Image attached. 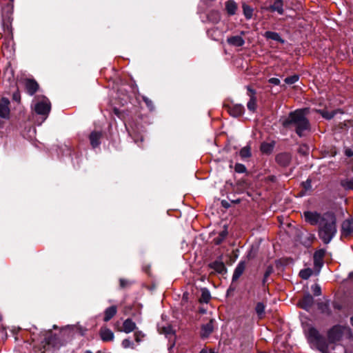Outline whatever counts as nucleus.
<instances>
[{
  "label": "nucleus",
  "mask_w": 353,
  "mask_h": 353,
  "mask_svg": "<svg viewBox=\"0 0 353 353\" xmlns=\"http://www.w3.org/2000/svg\"><path fill=\"white\" fill-rule=\"evenodd\" d=\"M225 10L230 15H234L237 10V4L233 0L225 2Z\"/></svg>",
  "instance_id": "nucleus-24"
},
{
  "label": "nucleus",
  "mask_w": 353,
  "mask_h": 353,
  "mask_svg": "<svg viewBox=\"0 0 353 353\" xmlns=\"http://www.w3.org/2000/svg\"><path fill=\"white\" fill-rule=\"evenodd\" d=\"M345 332L350 334V330L348 327L336 325L334 326L328 333V339L331 343L339 341Z\"/></svg>",
  "instance_id": "nucleus-5"
},
{
  "label": "nucleus",
  "mask_w": 353,
  "mask_h": 353,
  "mask_svg": "<svg viewBox=\"0 0 353 353\" xmlns=\"http://www.w3.org/2000/svg\"><path fill=\"white\" fill-rule=\"evenodd\" d=\"M268 82L270 83H272V84H274V85H279L280 83V80L278 79V78H270L269 80H268Z\"/></svg>",
  "instance_id": "nucleus-46"
},
{
  "label": "nucleus",
  "mask_w": 353,
  "mask_h": 353,
  "mask_svg": "<svg viewBox=\"0 0 353 353\" xmlns=\"http://www.w3.org/2000/svg\"><path fill=\"white\" fill-rule=\"evenodd\" d=\"M143 100L144 101V102L145 103L146 105L148 106V108L150 110H152L154 109V105H153L152 101L151 100H150L146 97H143Z\"/></svg>",
  "instance_id": "nucleus-42"
},
{
  "label": "nucleus",
  "mask_w": 353,
  "mask_h": 353,
  "mask_svg": "<svg viewBox=\"0 0 353 353\" xmlns=\"http://www.w3.org/2000/svg\"><path fill=\"white\" fill-rule=\"evenodd\" d=\"M200 291L201 292L200 303L204 302L208 303L212 298L210 291L205 288H201Z\"/></svg>",
  "instance_id": "nucleus-26"
},
{
  "label": "nucleus",
  "mask_w": 353,
  "mask_h": 353,
  "mask_svg": "<svg viewBox=\"0 0 353 353\" xmlns=\"http://www.w3.org/2000/svg\"><path fill=\"white\" fill-rule=\"evenodd\" d=\"M299 80V76L293 75L285 79V82L287 84L291 85L296 83Z\"/></svg>",
  "instance_id": "nucleus-39"
},
{
  "label": "nucleus",
  "mask_w": 353,
  "mask_h": 353,
  "mask_svg": "<svg viewBox=\"0 0 353 353\" xmlns=\"http://www.w3.org/2000/svg\"><path fill=\"white\" fill-rule=\"evenodd\" d=\"M229 45L234 47H241L244 45V39L239 35L230 37L227 39Z\"/></svg>",
  "instance_id": "nucleus-20"
},
{
  "label": "nucleus",
  "mask_w": 353,
  "mask_h": 353,
  "mask_svg": "<svg viewBox=\"0 0 353 353\" xmlns=\"http://www.w3.org/2000/svg\"><path fill=\"white\" fill-rule=\"evenodd\" d=\"M117 307L113 305L108 307L104 312V321H109L117 313Z\"/></svg>",
  "instance_id": "nucleus-22"
},
{
  "label": "nucleus",
  "mask_w": 353,
  "mask_h": 353,
  "mask_svg": "<svg viewBox=\"0 0 353 353\" xmlns=\"http://www.w3.org/2000/svg\"><path fill=\"white\" fill-rule=\"evenodd\" d=\"M199 312H200V314L201 313H204L205 310L200 308Z\"/></svg>",
  "instance_id": "nucleus-57"
},
{
  "label": "nucleus",
  "mask_w": 353,
  "mask_h": 353,
  "mask_svg": "<svg viewBox=\"0 0 353 353\" xmlns=\"http://www.w3.org/2000/svg\"><path fill=\"white\" fill-rule=\"evenodd\" d=\"M256 312L259 316H261L265 312V306L262 303H258L256 306Z\"/></svg>",
  "instance_id": "nucleus-37"
},
{
  "label": "nucleus",
  "mask_w": 353,
  "mask_h": 353,
  "mask_svg": "<svg viewBox=\"0 0 353 353\" xmlns=\"http://www.w3.org/2000/svg\"><path fill=\"white\" fill-rule=\"evenodd\" d=\"M10 101L6 97H2L0 99V117L3 119H8L10 117Z\"/></svg>",
  "instance_id": "nucleus-7"
},
{
  "label": "nucleus",
  "mask_w": 353,
  "mask_h": 353,
  "mask_svg": "<svg viewBox=\"0 0 353 353\" xmlns=\"http://www.w3.org/2000/svg\"><path fill=\"white\" fill-rule=\"evenodd\" d=\"M98 353H101L100 352H99Z\"/></svg>",
  "instance_id": "nucleus-59"
},
{
  "label": "nucleus",
  "mask_w": 353,
  "mask_h": 353,
  "mask_svg": "<svg viewBox=\"0 0 353 353\" xmlns=\"http://www.w3.org/2000/svg\"><path fill=\"white\" fill-rule=\"evenodd\" d=\"M298 152L299 154L306 156L309 153V148L306 145H300Z\"/></svg>",
  "instance_id": "nucleus-40"
},
{
  "label": "nucleus",
  "mask_w": 353,
  "mask_h": 353,
  "mask_svg": "<svg viewBox=\"0 0 353 353\" xmlns=\"http://www.w3.org/2000/svg\"><path fill=\"white\" fill-rule=\"evenodd\" d=\"M159 332L161 334H163L168 339L170 344L169 345L168 349L170 350L174 346L175 334L172 327L170 325L168 326H159Z\"/></svg>",
  "instance_id": "nucleus-6"
},
{
  "label": "nucleus",
  "mask_w": 353,
  "mask_h": 353,
  "mask_svg": "<svg viewBox=\"0 0 353 353\" xmlns=\"http://www.w3.org/2000/svg\"><path fill=\"white\" fill-rule=\"evenodd\" d=\"M350 279L353 281V273H351V274H350Z\"/></svg>",
  "instance_id": "nucleus-56"
},
{
  "label": "nucleus",
  "mask_w": 353,
  "mask_h": 353,
  "mask_svg": "<svg viewBox=\"0 0 353 353\" xmlns=\"http://www.w3.org/2000/svg\"><path fill=\"white\" fill-rule=\"evenodd\" d=\"M351 325L353 326V316L350 318Z\"/></svg>",
  "instance_id": "nucleus-55"
},
{
  "label": "nucleus",
  "mask_w": 353,
  "mask_h": 353,
  "mask_svg": "<svg viewBox=\"0 0 353 353\" xmlns=\"http://www.w3.org/2000/svg\"><path fill=\"white\" fill-rule=\"evenodd\" d=\"M85 353H92L90 351H86Z\"/></svg>",
  "instance_id": "nucleus-58"
},
{
  "label": "nucleus",
  "mask_w": 353,
  "mask_h": 353,
  "mask_svg": "<svg viewBox=\"0 0 353 353\" xmlns=\"http://www.w3.org/2000/svg\"><path fill=\"white\" fill-rule=\"evenodd\" d=\"M312 181L310 179H307L305 181L303 182L302 185L303 188L305 190H310L312 189Z\"/></svg>",
  "instance_id": "nucleus-43"
},
{
  "label": "nucleus",
  "mask_w": 353,
  "mask_h": 353,
  "mask_svg": "<svg viewBox=\"0 0 353 353\" xmlns=\"http://www.w3.org/2000/svg\"><path fill=\"white\" fill-rule=\"evenodd\" d=\"M126 285H127V281L125 280H124V279H121L120 280V285H121V287L124 288V287L126 286Z\"/></svg>",
  "instance_id": "nucleus-51"
},
{
  "label": "nucleus",
  "mask_w": 353,
  "mask_h": 353,
  "mask_svg": "<svg viewBox=\"0 0 353 353\" xmlns=\"http://www.w3.org/2000/svg\"><path fill=\"white\" fill-rule=\"evenodd\" d=\"M318 307L322 313L330 314L331 313L328 302H322L318 304Z\"/></svg>",
  "instance_id": "nucleus-32"
},
{
  "label": "nucleus",
  "mask_w": 353,
  "mask_h": 353,
  "mask_svg": "<svg viewBox=\"0 0 353 353\" xmlns=\"http://www.w3.org/2000/svg\"><path fill=\"white\" fill-rule=\"evenodd\" d=\"M314 303V299L312 295L307 294L299 302V305L306 310H309Z\"/></svg>",
  "instance_id": "nucleus-15"
},
{
  "label": "nucleus",
  "mask_w": 353,
  "mask_h": 353,
  "mask_svg": "<svg viewBox=\"0 0 353 353\" xmlns=\"http://www.w3.org/2000/svg\"><path fill=\"white\" fill-rule=\"evenodd\" d=\"M132 345V343L131 341H130L129 339H124L123 341H122V345L124 348H128V347H131Z\"/></svg>",
  "instance_id": "nucleus-45"
},
{
  "label": "nucleus",
  "mask_w": 353,
  "mask_h": 353,
  "mask_svg": "<svg viewBox=\"0 0 353 353\" xmlns=\"http://www.w3.org/2000/svg\"><path fill=\"white\" fill-rule=\"evenodd\" d=\"M228 112L234 117H239L242 115L244 112V108L241 104H234V105H228L225 106Z\"/></svg>",
  "instance_id": "nucleus-12"
},
{
  "label": "nucleus",
  "mask_w": 353,
  "mask_h": 353,
  "mask_svg": "<svg viewBox=\"0 0 353 353\" xmlns=\"http://www.w3.org/2000/svg\"><path fill=\"white\" fill-rule=\"evenodd\" d=\"M283 3L281 0H274L272 5L267 8V10L270 12H277L279 14H282L283 13Z\"/></svg>",
  "instance_id": "nucleus-21"
},
{
  "label": "nucleus",
  "mask_w": 353,
  "mask_h": 353,
  "mask_svg": "<svg viewBox=\"0 0 353 353\" xmlns=\"http://www.w3.org/2000/svg\"><path fill=\"white\" fill-rule=\"evenodd\" d=\"M26 89L30 95H33L38 90L39 85L34 80L27 79L25 83Z\"/></svg>",
  "instance_id": "nucleus-17"
},
{
  "label": "nucleus",
  "mask_w": 353,
  "mask_h": 353,
  "mask_svg": "<svg viewBox=\"0 0 353 353\" xmlns=\"http://www.w3.org/2000/svg\"><path fill=\"white\" fill-rule=\"evenodd\" d=\"M243 14L246 17V19H250L252 17L253 9L245 3L242 4Z\"/></svg>",
  "instance_id": "nucleus-29"
},
{
  "label": "nucleus",
  "mask_w": 353,
  "mask_h": 353,
  "mask_svg": "<svg viewBox=\"0 0 353 353\" xmlns=\"http://www.w3.org/2000/svg\"><path fill=\"white\" fill-rule=\"evenodd\" d=\"M303 216L305 221L312 225H316L317 223L319 225L322 219V215L316 212L307 211L303 213Z\"/></svg>",
  "instance_id": "nucleus-8"
},
{
  "label": "nucleus",
  "mask_w": 353,
  "mask_h": 353,
  "mask_svg": "<svg viewBox=\"0 0 353 353\" xmlns=\"http://www.w3.org/2000/svg\"><path fill=\"white\" fill-rule=\"evenodd\" d=\"M312 274V270L310 268L302 270L299 272L300 276L303 279H307Z\"/></svg>",
  "instance_id": "nucleus-34"
},
{
  "label": "nucleus",
  "mask_w": 353,
  "mask_h": 353,
  "mask_svg": "<svg viewBox=\"0 0 353 353\" xmlns=\"http://www.w3.org/2000/svg\"><path fill=\"white\" fill-rule=\"evenodd\" d=\"M318 349L323 353H328V345L325 340L322 337L316 341Z\"/></svg>",
  "instance_id": "nucleus-27"
},
{
  "label": "nucleus",
  "mask_w": 353,
  "mask_h": 353,
  "mask_svg": "<svg viewBox=\"0 0 353 353\" xmlns=\"http://www.w3.org/2000/svg\"><path fill=\"white\" fill-rule=\"evenodd\" d=\"M101 336L103 341H109L113 339L114 334L110 330L103 328L101 330Z\"/></svg>",
  "instance_id": "nucleus-25"
},
{
  "label": "nucleus",
  "mask_w": 353,
  "mask_h": 353,
  "mask_svg": "<svg viewBox=\"0 0 353 353\" xmlns=\"http://www.w3.org/2000/svg\"><path fill=\"white\" fill-rule=\"evenodd\" d=\"M273 267L272 265H269L267 267L265 272L264 274L263 283L265 284L267 282V279L268 276L273 272Z\"/></svg>",
  "instance_id": "nucleus-36"
},
{
  "label": "nucleus",
  "mask_w": 353,
  "mask_h": 353,
  "mask_svg": "<svg viewBox=\"0 0 353 353\" xmlns=\"http://www.w3.org/2000/svg\"><path fill=\"white\" fill-rule=\"evenodd\" d=\"M307 112V108L298 109L291 112L288 117L283 119V126L287 128H294L299 137L303 136L304 131L310 129L309 121L305 117Z\"/></svg>",
  "instance_id": "nucleus-1"
},
{
  "label": "nucleus",
  "mask_w": 353,
  "mask_h": 353,
  "mask_svg": "<svg viewBox=\"0 0 353 353\" xmlns=\"http://www.w3.org/2000/svg\"><path fill=\"white\" fill-rule=\"evenodd\" d=\"M200 353H215L212 349L203 348L200 351Z\"/></svg>",
  "instance_id": "nucleus-48"
},
{
  "label": "nucleus",
  "mask_w": 353,
  "mask_h": 353,
  "mask_svg": "<svg viewBox=\"0 0 353 353\" xmlns=\"http://www.w3.org/2000/svg\"><path fill=\"white\" fill-rule=\"evenodd\" d=\"M265 36L268 39L278 41L281 43L284 42V41L281 38L280 35L278 33L274 32L268 31L265 33Z\"/></svg>",
  "instance_id": "nucleus-30"
},
{
  "label": "nucleus",
  "mask_w": 353,
  "mask_h": 353,
  "mask_svg": "<svg viewBox=\"0 0 353 353\" xmlns=\"http://www.w3.org/2000/svg\"><path fill=\"white\" fill-rule=\"evenodd\" d=\"M213 319H210L208 321L203 324L200 329V337L207 338L214 330Z\"/></svg>",
  "instance_id": "nucleus-10"
},
{
  "label": "nucleus",
  "mask_w": 353,
  "mask_h": 353,
  "mask_svg": "<svg viewBox=\"0 0 353 353\" xmlns=\"http://www.w3.org/2000/svg\"><path fill=\"white\" fill-rule=\"evenodd\" d=\"M101 137H102V134L101 132L93 131L92 132L90 133L89 139H90V144L92 146V148H97L100 145V143H101L100 139H101Z\"/></svg>",
  "instance_id": "nucleus-18"
},
{
  "label": "nucleus",
  "mask_w": 353,
  "mask_h": 353,
  "mask_svg": "<svg viewBox=\"0 0 353 353\" xmlns=\"http://www.w3.org/2000/svg\"><path fill=\"white\" fill-rule=\"evenodd\" d=\"M346 183L347 188L353 190V180L347 181Z\"/></svg>",
  "instance_id": "nucleus-50"
},
{
  "label": "nucleus",
  "mask_w": 353,
  "mask_h": 353,
  "mask_svg": "<svg viewBox=\"0 0 353 353\" xmlns=\"http://www.w3.org/2000/svg\"><path fill=\"white\" fill-rule=\"evenodd\" d=\"M291 154L289 153H281L276 156V160L281 166H288L291 161Z\"/></svg>",
  "instance_id": "nucleus-16"
},
{
  "label": "nucleus",
  "mask_w": 353,
  "mask_h": 353,
  "mask_svg": "<svg viewBox=\"0 0 353 353\" xmlns=\"http://www.w3.org/2000/svg\"><path fill=\"white\" fill-rule=\"evenodd\" d=\"M50 109L51 104L47 97L44 96H38L35 98L34 101V110L37 114L41 116L42 121L41 123L47 119L50 112Z\"/></svg>",
  "instance_id": "nucleus-3"
},
{
  "label": "nucleus",
  "mask_w": 353,
  "mask_h": 353,
  "mask_svg": "<svg viewBox=\"0 0 353 353\" xmlns=\"http://www.w3.org/2000/svg\"><path fill=\"white\" fill-rule=\"evenodd\" d=\"M336 219L333 213L327 212L322 215L319 225V238L325 244L329 243L336 233Z\"/></svg>",
  "instance_id": "nucleus-2"
},
{
  "label": "nucleus",
  "mask_w": 353,
  "mask_h": 353,
  "mask_svg": "<svg viewBox=\"0 0 353 353\" xmlns=\"http://www.w3.org/2000/svg\"><path fill=\"white\" fill-rule=\"evenodd\" d=\"M246 268V263L245 261H241L234 270L232 281H236L243 274Z\"/></svg>",
  "instance_id": "nucleus-19"
},
{
  "label": "nucleus",
  "mask_w": 353,
  "mask_h": 353,
  "mask_svg": "<svg viewBox=\"0 0 353 353\" xmlns=\"http://www.w3.org/2000/svg\"><path fill=\"white\" fill-rule=\"evenodd\" d=\"M325 251L324 250H319L314 254V264L316 268V274H319L321 268L323 265V259L325 256Z\"/></svg>",
  "instance_id": "nucleus-11"
},
{
  "label": "nucleus",
  "mask_w": 353,
  "mask_h": 353,
  "mask_svg": "<svg viewBox=\"0 0 353 353\" xmlns=\"http://www.w3.org/2000/svg\"><path fill=\"white\" fill-rule=\"evenodd\" d=\"M221 203H222V205L223 207H225V208H229L230 207L229 203L227 201H222Z\"/></svg>",
  "instance_id": "nucleus-52"
},
{
  "label": "nucleus",
  "mask_w": 353,
  "mask_h": 353,
  "mask_svg": "<svg viewBox=\"0 0 353 353\" xmlns=\"http://www.w3.org/2000/svg\"><path fill=\"white\" fill-rule=\"evenodd\" d=\"M319 113H321V114L322 115L323 117H324L325 119H330L333 118L336 113L335 111L329 112L325 111V110H319Z\"/></svg>",
  "instance_id": "nucleus-35"
},
{
  "label": "nucleus",
  "mask_w": 353,
  "mask_h": 353,
  "mask_svg": "<svg viewBox=\"0 0 353 353\" xmlns=\"http://www.w3.org/2000/svg\"><path fill=\"white\" fill-rule=\"evenodd\" d=\"M308 336L311 340H312L315 342L316 341L319 340L321 338H322V336L320 335L319 332L314 327H311L309 329Z\"/></svg>",
  "instance_id": "nucleus-28"
},
{
  "label": "nucleus",
  "mask_w": 353,
  "mask_h": 353,
  "mask_svg": "<svg viewBox=\"0 0 353 353\" xmlns=\"http://www.w3.org/2000/svg\"><path fill=\"white\" fill-rule=\"evenodd\" d=\"M248 95L250 97V100L247 104L248 109L250 111L255 112L257 106L256 91L250 87H248Z\"/></svg>",
  "instance_id": "nucleus-9"
},
{
  "label": "nucleus",
  "mask_w": 353,
  "mask_h": 353,
  "mask_svg": "<svg viewBox=\"0 0 353 353\" xmlns=\"http://www.w3.org/2000/svg\"><path fill=\"white\" fill-rule=\"evenodd\" d=\"M210 268L214 270V271L221 274H225L227 273V268L223 262L220 261H216L211 263L209 265Z\"/></svg>",
  "instance_id": "nucleus-14"
},
{
  "label": "nucleus",
  "mask_w": 353,
  "mask_h": 353,
  "mask_svg": "<svg viewBox=\"0 0 353 353\" xmlns=\"http://www.w3.org/2000/svg\"><path fill=\"white\" fill-rule=\"evenodd\" d=\"M189 299V293H184L182 301L183 302V306L186 310L185 314L189 316L191 319H196L199 313L196 303L199 299L195 296L192 298V301H191L190 303H188Z\"/></svg>",
  "instance_id": "nucleus-4"
},
{
  "label": "nucleus",
  "mask_w": 353,
  "mask_h": 353,
  "mask_svg": "<svg viewBox=\"0 0 353 353\" xmlns=\"http://www.w3.org/2000/svg\"><path fill=\"white\" fill-rule=\"evenodd\" d=\"M12 100L20 103L21 101V94L18 89L12 94Z\"/></svg>",
  "instance_id": "nucleus-41"
},
{
  "label": "nucleus",
  "mask_w": 353,
  "mask_h": 353,
  "mask_svg": "<svg viewBox=\"0 0 353 353\" xmlns=\"http://www.w3.org/2000/svg\"><path fill=\"white\" fill-rule=\"evenodd\" d=\"M234 170L237 173H244L246 172V168L243 164L236 163L234 165Z\"/></svg>",
  "instance_id": "nucleus-38"
},
{
  "label": "nucleus",
  "mask_w": 353,
  "mask_h": 353,
  "mask_svg": "<svg viewBox=\"0 0 353 353\" xmlns=\"http://www.w3.org/2000/svg\"><path fill=\"white\" fill-rule=\"evenodd\" d=\"M136 328V324L130 319H126L123 323V331L125 333H130Z\"/></svg>",
  "instance_id": "nucleus-23"
},
{
  "label": "nucleus",
  "mask_w": 353,
  "mask_h": 353,
  "mask_svg": "<svg viewBox=\"0 0 353 353\" xmlns=\"http://www.w3.org/2000/svg\"><path fill=\"white\" fill-rule=\"evenodd\" d=\"M227 234L228 232L226 231H223L220 234L221 239L216 240V243H220L221 241L227 236Z\"/></svg>",
  "instance_id": "nucleus-47"
},
{
  "label": "nucleus",
  "mask_w": 353,
  "mask_h": 353,
  "mask_svg": "<svg viewBox=\"0 0 353 353\" xmlns=\"http://www.w3.org/2000/svg\"><path fill=\"white\" fill-rule=\"evenodd\" d=\"M345 154L347 157H350L353 156V151L351 149H346L345 150Z\"/></svg>",
  "instance_id": "nucleus-49"
},
{
  "label": "nucleus",
  "mask_w": 353,
  "mask_h": 353,
  "mask_svg": "<svg viewBox=\"0 0 353 353\" xmlns=\"http://www.w3.org/2000/svg\"><path fill=\"white\" fill-rule=\"evenodd\" d=\"M139 336H140V334H139V333L136 332V333L134 334L135 340H136L137 342H139V341H140Z\"/></svg>",
  "instance_id": "nucleus-53"
},
{
  "label": "nucleus",
  "mask_w": 353,
  "mask_h": 353,
  "mask_svg": "<svg viewBox=\"0 0 353 353\" xmlns=\"http://www.w3.org/2000/svg\"><path fill=\"white\" fill-rule=\"evenodd\" d=\"M353 234V219H347L342 223V234L350 236Z\"/></svg>",
  "instance_id": "nucleus-13"
},
{
  "label": "nucleus",
  "mask_w": 353,
  "mask_h": 353,
  "mask_svg": "<svg viewBox=\"0 0 353 353\" xmlns=\"http://www.w3.org/2000/svg\"><path fill=\"white\" fill-rule=\"evenodd\" d=\"M312 291L315 296H319L321 294V288L317 285L312 287Z\"/></svg>",
  "instance_id": "nucleus-44"
},
{
  "label": "nucleus",
  "mask_w": 353,
  "mask_h": 353,
  "mask_svg": "<svg viewBox=\"0 0 353 353\" xmlns=\"http://www.w3.org/2000/svg\"><path fill=\"white\" fill-rule=\"evenodd\" d=\"M273 148L274 144L272 143H263L261 145V150L265 154L271 153Z\"/></svg>",
  "instance_id": "nucleus-31"
},
{
  "label": "nucleus",
  "mask_w": 353,
  "mask_h": 353,
  "mask_svg": "<svg viewBox=\"0 0 353 353\" xmlns=\"http://www.w3.org/2000/svg\"><path fill=\"white\" fill-rule=\"evenodd\" d=\"M4 125V121L0 119V129L3 128Z\"/></svg>",
  "instance_id": "nucleus-54"
},
{
  "label": "nucleus",
  "mask_w": 353,
  "mask_h": 353,
  "mask_svg": "<svg viewBox=\"0 0 353 353\" xmlns=\"http://www.w3.org/2000/svg\"><path fill=\"white\" fill-rule=\"evenodd\" d=\"M239 154L241 158H248L251 156V148L250 145H246L241 148V150L239 152Z\"/></svg>",
  "instance_id": "nucleus-33"
}]
</instances>
